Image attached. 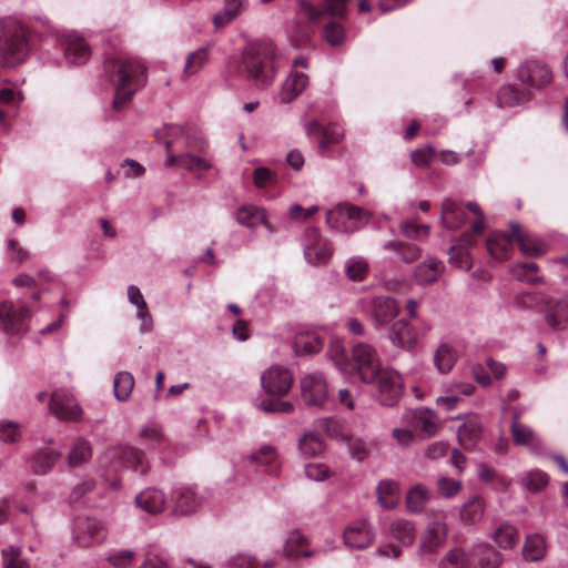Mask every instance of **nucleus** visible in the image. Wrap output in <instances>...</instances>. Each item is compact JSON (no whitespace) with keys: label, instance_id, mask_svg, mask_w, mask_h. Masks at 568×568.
I'll return each mask as SVG.
<instances>
[{"label":"nucleus","instance_id":"nucleus-7","mask_svg":"<svg viewBox=\"0 0 568 568\" xmlns=\"http://www.w3.org/2000/svg\"><path fill=\"white\" fill-rule=\"evenodd\" d=\"M301 243L304 257L312 265L326 264L333 255L332 243L323 239L316 227H307L301 237Z\"/></svg>","mask_w":568,"mask_h":568},{"label":"nucleus","instance_id":"nucleus-58","mask_svg":"<svg viewBox=\"0 0 568 568\" xmlns=\"http://www.w3.org/2000/svg\"><path fill=\"white\" fill-rule=\"evenodd\" d=\"M185 130L182 125L179 124H169L165 125L161 131L158 132L159 139L163 141L165 145V150H171L174 142L184 135Z\"/></svg>","mask_w":568,"mask_h":568},{"label":"nucleus","instance_id":"nucleus-26","mask_svg":"<svg viewBox=\"0 0 568 568\" xmlns=\"http://www.w3.org/2000/svg\"><path fill=\"white\" fill-rule=\"evenodd\" d=\"M135 504L144 511L155 515L165 509L166 498L162 490L156 488H146L135 496Z\"/></svg>","mask_w":568,"mask_h":568},{"label":"nucleus","instance_id":"nucleus-52","mask_svg":"<svg viewBox=\"0 0 568 568\" xmlns=\"http://www.w3.org/2000/svg\"><path fill=\"white\" fill-rule=\"evenodd\" d=\"M397 494V485L392 480H383L377 486L378 501L385 509H390L395 506Z\"/></svg>","mask_w":568,"mask_h":568},{"label":"nucleus","instance_id":"nucleus-39","mask_svg":"<svg viewBox=\"0 0 568 568\" xmlns=\"http://www.w3.org/2000/svg\"><path fill=\"white\" fill-rule=\"evenodd\" d=\"M61 454L59 452L44 448L39 450L32 459V470L39 475L48 474L53 465L60 459Z\"/></svg>","mask_w":568,"mask_h":568},{"label":"nucleus","instance_id":"nucleus-55","mask_svg":"<svg viewBox=\"0 0 568 568\" xmlns=\"http://www.w3.org/2000/svg\"><path fill=\"white\" fill-rule=\"evenodd\" d=\"M462 487V481L449 478L447 476H440L436 481L438 494L446 499H450L457 496L460 493Z\"/></svg>","mask_w":568,"mask_h":568},{"label":"nucleus","instance_id":"nucleus-1","mask_svg":"<svg viewBox=\"0 0 568 568\" xmlns=\"http://www.w3.org/2000/svg\"><path fill=\"white\" fill-rule=\"evenodd\" d=\"M105 69L115 87L113 109L120 111L131 101L138 88L144 84L145 67L138 60L114 58L105 62Z\"/></svg>","mask_w":568,"mask_h":568},{"label":"nucleus","instance_id":"nucleus-10","mask_svg":"<svg viewBox=\"0 0 568 568\" xmlns=\"http://www.w3.org/2000/svg\"><path fill=\"white\" fill-rule=\"evenodd\" d=\"M31 311L28 306L16 307L12 302L0 303V325L7 335H18L27 331V320Z\"/></svg>","mask_w":568,"mask_h":568},{"label":"nucleus","instance_id":"nucleus-47","mask_svg":"<svg viewBox=\"0 0 568 568\" xmlns=\"http://www.w3.org/2000/svg\"><path fill=\"white\" fill-rule=\"evenodd\" d=\"M392 536L403 545H410L415 539L414 525L404 519H397L390 525Z\"/></svg>","mask_w":568,"mask_h":568},{"label":"nucleus","instance_id":"nucleus-57","mask_svg":"<svg viewBox=\"0 0 568 568\" xmlns=\"http://www.w3.org/2000/svg\"><path fill=\"white\" fill-rule=\"evenodd\" d=\"M257 408L264 413L273 414V413H292L294 406L291 402L274 399V398H264L257 404Z\"/></svg>","mask_w":568,"mask_h":568},{"label":"nucleus","instance_id":"nucleus-40","mask_svg":"<svg viewBox=\"0 0 568 568\" xmlns=\"http://www.w3.org/2000/svg\"><path fill=\"white\" fill-rule=\"evenodd\" d=\"M430 499V491L422 484L413 486L406 495V505L409 510L420 513Z\"/></svg>","mask_w":568,"mask_h":568},{"label":"nucleus","instance_id":"nucleus-48","mask_svg":"<svg viewBox=\"0 0 568 568\" xmlns=\"http://www.w3.org/2000/svg\"><path fill=\"white\" fill-rule=\"evenodd\" d=\"M368 263L364 257L353 256L345 262V273L352 281H363L368 274Z\"/></svg>","mask_w":568,"mask_h":568},{"label":"nucleus","instance_id":"nucleus-43","mask_svg":"<svg viewBox=\"0 0 568 568\" xmlns=\"http://www.w3.org/2000/svg\"><path fill=\"white\" fill-rule=\"evenodd\" d=\"M529 93L514 85H505L499 90L497 100L500 106L511 108L527 101Z\"/></svg>","mask_w":568,"mask_h":568},{"label":"nucleus","instance_id":"nucleus-22","mask_svg":"<svg viewBox=\"0 0 568 568\" xmlns=\"http://www.w3.org/2000/svg\"><path fill=\"white\" fill-rule=\"evenodd\" d=\"M168 166H176L190 172L206 171L212 168V163L207 158L192 154L190 152L175 155L168 150L165 160Z\"/></svg>","mask_w":568,"mask_h":568},{"label":"nucleus","instance_id":"nucleus-63","mask_svg":"<svg viewBox=\"0 0 568 568\" xmlns=\"http://www.w3.org/2000/svg\"><path fill=\"white\" fill-rule=\"evenodd\" d=\"M134 557V551L125 549L110 554L106 560L115 568H128L133 564Z\"/></svg>","mask_w":568,"mask_h":568},{"label":"nucleus","instance_id":"nucleus-12","mask_svg":"<svg viewBox=\"0 0 568 568\" xmlns=\"http://www.w3.org/2000/svg\"><path fill=\"white\" fill-rule=\"evenodd\" d=\"M300 388L302 400L307 406H322L327 398V383L318 372L304 375L301 378Z\"/></svg>","mask_w":568,"mask_h":568},{"label":"nucleus","instance_id":"nucleus-56","mask_svg":"<svg viewBox=\"0 0 568 568\" xmlns=\"http://www.w3.org/2000/svg\"><path fill=\"white\" fill-rule=\"evenodd\" d=\"M513 273L521 282L536 283L540 281L538 265L534 262H526L515 266Z\"/></svg>","mask_w":568,"mask_h":568},{"label":"nucleus","instance_id":"nucleus-36","mask_svg":"<svg viewBox=\"0 0 568 568\" xmlns=\"http://www.w3.org/2000/svg\"><path fill=\"white\" fill-rule=\"evenodd\" d=\"M210 61V45L202 47L185 58L182 78L186 79L197 74L202 68Z\"/></svg>","mask_w":568,"mask_h":568},{"label":"nucleus","instance_id":"nucleus-32","mask_svg":"<svg viewBox=\"0 0 568 568\" xmlns=\"http://www.w3.org/2000/svg\"><path fill=\"white\" fill-rule=\"evenodd\" d=\"M514 239L515 237L511 235V233H491L486 242L488 253L491 255L493 258L498 261H504L508 258Z\"/></svg>","mask_w":568,"mask_h":568},{"label":"nucleus","instance_id":"nucleus-8","mask_svg":"<svg viewBox=\"0 0 568 568\" xmlns=\"http://www.w3.org/2000/svg\"><path fill=\"white\" fill-rule=\"evenodd\" d=\"M381 367L377 352L372 345L357 343L353 346L349 372H355L362 382L372 379Z\"/></svg>","mask_w":568,"mask_h":568},{"label":"nucleus","instance_id":"nucleus-14","mask_svg":"<svg viewBox=\"0 0 568 568\" xmlns=\"http://www.w3.org/2000/svg\"><path fill=\"white\" fill-rule=\"evenodd\" d=\"M50 412L58 419L68 422L79 420L82 415V409L74 397L64 390H55L52 393Z\"/></svg>","mask_w":568,"mask_h":568},{"label":"nucleus","instance_id":"nucleus-62","mask_svg":"<svg viewBox=\"0 0 568 568\" xmlns=\"http://www.w3.org/2000/svg\"><path fill=\"white\" fill-rule=\"evenodd\" d=\"M20 547L10 546L2 551L4 568H29L26 561L20 558Z\"/></svg>","mask_w":568,"mask_h":568},{"label":"nucleus","instance_id":"nucleus-11","mask_svg":"<svg viewBox=\"0 0 568 568\" xmlns=\"http://www.w3.org/2000/svg\"><path fill=\"white\" fill-rule=\"evenodd\" d=\"M73 537L81 547L100 545L106 537L104 525L91 517H79L75 520Z\"/></svg>","mask_w":568,"mask_h":568},{"label":"nucleus","instance_id":"nucleus-53","mask_svg":"<svg viewBox=\"0 0 568 568\" xmlns=\"http://www.w3.org/2000/svg\"><path fill=\"white\" fill-rule=\"evenodd\" d=\"M294 347L296 353L315 354L323 347V342L315 335L301 334L296 337Z\"/></svg>","mask_w":568,"mask_h":568},{"label":"nucleus","instance_id":"nucleus-61","mask_svg":"<svg viewBox=\"0 0 568 568\" xmlns=\"http://www.w3.org/2000/svg\"><path fill=\"white\" fill-rule=\"evenodd\" d=\"M402 233L412 240L422 241L428 237L429 226L426 224L419 225L415 222L407 221L400 224Z\"/></svg>","mask_w":568,"mask_h":568},{"label":"nucleus","instance_id":"nucleus-21","mask_svg":"<svg viewBox=\"0 0 568 568\" xmlns=\"http://www.w3.org/2000/svg\"><path fill=\"white\" fill-rule=\"evenodd\" d=\"M503 560L501 554L486 542L476 545L470 554L471 568H499Z\"/></svg>","mask_w":568,"mask_h":568},{"label":"nucleus","instance_id":"nucleus-51","mask_svg":"<svg viewBox=\"0 0 568 568\" xmlns=\"http://www.w3.org/2000/svg\"><path fill=\"white\" fill-rule=\"evenodd\" d=\"M449 262L458 268L470 271L473 267L471 256L463 244L453 245L448 251Z\"/></svg>","mask_w":568,"mask_h":568},{"label":"nucleus","instance_id":"nucleus-18","mask_svg":"<svg viewBox=\"0 0 568 568\" xmlns=\"http://www.w3.org/2000/svg\"><path fill=\"white\" fill-rule=\"evenodd\" d=\"M348 0H322V9L316 8L306 0H300L301 9L312 21H317L324 14L343 18L346 14Z\"/></svg>","mask_w":568,"mask_h":568},{"label":"nucleus","instance_id":"nucleus-45","mask_svg":"<svg viewBox=\"0 0 568 568\" xmlns=\"http://www.w3.org/2000/svg\"><path fill=\"white\" fill-rule=\"evenodd\" d=\"M493 538L500 548L511 549L519 540V532L513 525L503 524L494 531Z\"/></svg>","mask_w":568,"mask_h":568},{"label":"nucleus","instance_id":"nucleus-19","mask_svg":"<svg viewBox=\"0 0 568 568\" xmlns=\"http://www.w3.org/2000/svg\"><path fill=\"white\" fill-rule=\"evenodd\" d=\"M445 264L436 257H428L419 263L413 273L414 281L420 286H429L436 283L445 272Z\"/></svg>","mask_w":568,"mask_h":568},{"label":"nucleus","instance_id":"nucleus-24","mask_svg":"<svg viewBox=\"0 0 568 568\" xmlns=\"http://www.w3.org/2000/svg\"><path fill=\"white\" fill-rule=\"evenodd\" d=\"M442 223L446 229L457 230L466 223V212L463 205L453 200L445 199L442 203Z\"/></svg>","mask_w":568,"mask_h":568},{"label":"nucleus","instance_id":"nucleus-50","mask_svg":"<svg viewBox=\"0 0 568 568\" xmlns=\"http://www.w3.org/2000/svg\"><path fill=\"white\" fill-rule=\"evenodd\" d=\"M470 556L460 548L449 550L439 564V568H470Z\"/></svg>","mask_w":568,"mask_h":568},{"label":"nucleus","instance_id":"nucleus-9","mask_svg":"<svg viewBox=\"0 0 568 568\" xmlns=\"http://www.w3.org/2000/svg\"><path fill=\"white\" fill-rule=\"evenodd\" d=\"M398 302L385 295L374 296L366 302L365 313L373 322L376 329H383L389 325L399 314Z\"/></svg>","mask_w":568,"mask_h":568},{"label":"nucleus","instance_id":"nucleus-49","mask_svg":"<svg viewBox=\"0 0 568 568\" xmlns=\"http://www.w3.org/2000/svg\"><path fill=\"white\" fill-rule=\"evenodd\" d=\"M304 542V536L300 531H292L286 539L283 555L288 558L311 557L313 551L302 550L300 546Z\"/></svg>","mask_w":568,"mask_h":568},{"label":"nucleus","instance_id":"nucleus-30","mask_svg":"<svg viewBox=\"0 0 568 568\" xmlns=\"http://www.w3.org/2000/svg\"><path fill=\"white\" fill-rule=\"evenodd\" d=\"M410 419L415 427L419 428L427 437H432L439 430L437 414L428 408H417L410 412Z\"/></svg>","mask_w":568,"mask_h":568},{"label":"nucleus","instance_id":"nucleus-25","mask_svg":"<svg viewBox=\"0 0 568 568\" xmlns=\"http://www.w3.org/2000/svg\"><path fill=\"white\" fill-rule=\"evenodd\" d=\"M511 235L518 242L519 248L524 255L539 256L544 254V242L532 234L523 232L518 223H511Z\"/></svg>","mask_w":568,"mask_h":568},{"label":"nucleus","instance_id":"nucleus-46","mask_svg":"<svg viewBox=\"0 0 568 568\" xmlns=\"http://www.w3.org/2000/svg\"><path fill=\"white\" fill-rule=\"evenodd\" d=\"M134 387V378L129 372H119L113 381L114 396L120 402L129 399Z\"/></svg>","mask_w":568,"mask_h":568},{"label":"nucleus","instance_id":"nucleus-64","mask_svg":"<svg viewBox=\"0 0 568 568\" xmlns=\"http://www.w3.org/2000/svg\"><path fill=\"white\" fill-rule=\"evenodd\" d=\"M140 437L148 444L155 446H160L164 440L161 427L154 424L143 427L140 432Z\"/></svg>","mask_w":568,"mask_h":568},{"label":"nucleus","instance_id":"nucleus-20","mask_svg":"<svg viewBox=\"0 0 568 568\" xmlns=\"http://www.w3.org/2000/svg\"><path fill=\"white\" fill-rule=\"evenodd\" d=\"M447 538V526L444 516L430 520L422 538V549L426 552L436 551Z\"/></svg>","mask_w":568,"mask_h":568},{"label":"nucleus","instance_id":"nucleus-5","mask_svg":"<svg viewBox=\"0 0 568 568\" xmlns=\"http://www.w3.org/2000/svg\"><path fill=\"white\" fill-rule=\"evenodd\" d=\"M432 325L420 320L418 326L412 325L408 321L402 318L394 322L388 331L390 343L404 351H414L419 341L428 335Z\"/></svg>","mask_w":568,"mask_h":568},{"label":"nucleus","instance_id":"nucleus-59","mask_svg":"<svg viewBox=\"0 0 568 568\" xmlns=\"http://www.w3.org/2000/svg\"><path fill=\"white\" fill-rule=\"evenodd\" d=\"M547 483L548 477L541 470H531L523 478L524 487L531 493L541 490Z\"/></svg>","mask_w":568,"mask_h":568},{"label":"nucleus","instance_id":"nucleus-38","mask_svg":"<svg viewBox=\"0 0 568 568\" xmlns=\"http://www.w3.org/2000/svg\"><path fill=\"white\" fill-rule=\"evenodd\" d=\"M485 513V504L481 497L475 495L470 497L460 508V520L466 525L478 523Z\"/></svg>","mask_w":568,"mask_h":568},{"label":"nucleus","instance_id":"nucleus-37","mask_svg":"<svg viewBox=\"0 0 568 568\" xmlns=\"http://www.w3.org/2000/svg\"><path fill=\"white\" fill-rule=\"evenodd\" d=\"M546 321L554 329H565L568 326V303L558 300L549 304L546 312Z\"/></svg>","mask_w":568,"mask_h":568},{"label":"nucleus","instance_id":"nucleus-6","mask_svg":"<svg viewBox=\"0 0 568 568\" xmlns=\"http://www.w3.org/2000/svg\"><path fill=\"white\" fill-rule=\"evenodd\" d=\"M365 384H374L377 389V400L385 406H394L403 395L404 384L399 374L389 367H381Z\"/></svg>","mask_w":568,"mask_h":568},{"label":"nucleus","instance_id":"nucleus-16","mask_svg":"<svg viewBox=\"0 0 568 568\" xmlns=\"http://www.w3.org/2000/svg\"><path fill=\"white\" fill-rule=\"evenodd\" d=\"M343 538L347 547L364 549L373 544L375 534L366 520H356L345 528Z\"/></svg>","mask_w":568,"mask_h":568},{"label":"nucleus","instance_id":"nucleus-2","mask_svg":"<svg viewBox=\"0 0 568 568\" xmlns=\"http://www.w3.org/2000/svg\"><path fill=\"white\" fill-rule=\"evenodd\" d=\"M274 55L275 49L271 42H252L243 50L241 68L256 87L267 88L273 83L276 74Z\"/></svg>","mask_w":568,"mask_h":568},{"label":"nucleus","instance_id":"nucleus-3","mask_svg":"<svg viewBox=\"0 0 568 568\" xmlns=\"http://www.w3.org/2000/svg\"><path fill=\"white\" fill-rule=\"evenodd\" d=\"M28 33L20 22L6 19L0 21V63L12 68L23 62L29 54Z\"/></svg>","mask_w":568,"mask_h":568},{"label":"nucleus","instance_id":"nucleus-41","mask_svg":"<svg viewBox=\"0 0 568 568\" xmlns=\"http://www.w3.org/2000/svg\"><path fill=\"white\" fill-rule=\"evenodd\" d=\"M324 440L316 432H308L298 440L300 452L305 457H315L323 453Z\"/></svg>","mask_w":568,"mask_h":568},{"label":"nucleus","instance_id":"nucleus-15","mask_svg":"<svg viewBox=\"0 0 568 568\" xmlns=\"http://www.w3.org/2000/svg\"><path fill=\"white\" fill-rule=\"evenodd\" d=\"M518 79L530 87L540 88L552 81V72L546 63L531 60L519 65Z\"/></svg>","mask_w":568,"mask_h":568},{"label":"nucleus","instance_id":"nucleus-44","mask_svg":"<svg viewBox=\"0 0 568 568\" xmlns=\"http://www.w3.org/2000/svg\"><path fill=\"white\" fill-rule=\"evenodd\" d=\"M546 554V542L540 535H530L526 538L523 555L526 560L538 561Z\"/></svg>","mask_w":568,"mask_h":568},{"label":"nucleus","instance_id":"nucleus-60","mask_svg":"<svg viewBox=\"0 0 568 568\" xmlns=\"http://www.w3.org/2000/svg\"><path fill=\"white\" fill-rule=\"evenodd\" d=\"M328 355L336 367L345 373L349 372V361L345 348L339 343L331 344Z\"/></svg>","mask_w":568,"mask_h":568},{"label":"nucleus","instance_id":"nucleus-33","mask_svg":"<svg viewBox=\"0 0 568 568\" xmlns=\"http://www.w3.org/2000/svg\"><path fill=\"white\" fill-rule=\"evenodd\" d=\"M457 358L456 348L452 344L443 342L436 348L433 362L440 374H447L454 368Z\"/></svg>","mask_w":568,"mask_h":568},{"label":"nucleus","instance_id":"nucleus-31","mask_svg":"<svg viewBox=\"0 0 568 568\" xmlns=\"http://www.w3.org/2000/svg\"><path fill=\"white\" fill-rule=\"evenodd\" d=\"M172 501L174 513L182 515L192 514L200 506V500L195 493L186 487L176 488L172 494Z\"/></svg>","mask_w":568,"mask_h":568},{"label":"nucleus","instance_id":"nucleus-27","mask_svg":"<svg viewBox=\"0 0 568 568\" xmlns=\"http://www.w3.org/2000/svg\"><path fill=\"white\" fill-rule=\"evenodd\" d=\"M308 85V77L307 74L298 71H292L288 77L285 79L280 99L283 103H290L297 95H300Z\"/></svg>","mask_w":568,"mask_h":568},{"label":"nucleus","instance_id":"nucleus-35","mask_svg":"<svg viewBox=\"0 0 568 568\" xmlns=\"http://www.w3.org/2000/svg\"><path fill=\"white\" fill-rule=\"evenodd\" d=\"M266 211L256 205H244L235 212L239 224L246 227H256L266 222Z\"/></svg>","mask_w":568,"mask_h":568},{"label":"nucleus","instance_id":"nucleus-13","mask_svg":"<svg viewBox=\"0 0 568 568\" xmlns=\"http://www.w3.org/2000/svg\"><path fill=\"white\" fill-rule=\"evenodd\" d=\"M293 385L291 372L278 365L271 366L261 376V386L270 395H285Z\"/></svg>","mask_w":568,"mask_h":568},{"label":"nucleus","instance_id":"nucleus-54","mask_svg":"<svg viewBox=\"0 0 568 568\" xmlns=\"http://www.w3.org/2000/svg\"><path fill=\"white\" fill-rule=\"evenodd\" d=\"M344 138V129L338 124H328L322 131V139L320 141V149L325 151L334 144L339 143Z\"/></svg>","mask_w":568,"mask_h":568},{"label":"nucleus","instance_id":"nucleus-34","mask_svg":"<svg viewBox=\"0 0 568 568\" xmlns=\"http://www.w3.org/2000/svg\"><path fill=\"white\" fill-rule=\"evenodd\" d=\"M385 251L395 253L403 263L410 264L422 256V248L413 243L402 241H389L383 245Z\"/></svg>","mask_w":568,"mask_h":568},{"label":"nucleus","instance_id":"nucleus-28","mask_svg":"<svg viewBox=\"0 0 568 568\" xmlns=\"http://www.w3.org/2000/svg\"><path fill=\"white\" fill-rule=\"evenodd\" d=\"M518 419V414H515L510 425V433L515 443L531 449H540L542 444L538 435L529 426L521 424Z\"/></svg>","mask_w":568,"mask_h":568},{"label":"nucleus","instance_id":"nucleus-17","mask_svg":"<svg viewBox=\"0 0 568 568\" xmlns=\"http://www.w3.org/2000/svg\"><path fill=\"white\" fill-rule=\"evenodd\" d=\"M112 456L121 463L122 467L132 469L136 474L145 475L149 471L144 453L135 447L118 446L113 448Z\"/></svg>","mask_w":568,"mask_h":568},{"label":"nucleus","instance_id":"nucleus-42","mask_svg":"<svg viewBox=\"0 0 568 568\" xmlns=\"http://www.w3.org/2000/svg\"><path fill=\"white\" fill-rule=\"evenodd\" d=\"M92 456V447L89 442L78 438L68 455V463L71 467H78L87 463Z\"/></svg>","mask_w":568,"mask_h":568},{"label":"nucleus","instance_id":"nucleus-23","mask_svg":"<svg viewBox=\"0 0 568 568\" xmlns=\"http://www.w3.org/2000/svg\"><path fill=\"white\" fill-rule=\"evenodd\" d=\"M63 51L70 64H83L90 57V48L85 41L74 34H68L63 40Z\"/></svg>","mask_w":568,"mask_h":568},{"label":"nucleus","instance_id":"nucleus-4","mask_svg":"<svg viewBox=\"0 0 568 568\" xmlns=\"http://www.w3.org/2000/svg\"><path fill=\"white\" fill-rule=\"evenodd\" d=\"M369 219L367 210L345 202L327 211L325 222L333 231L354 233L364 227Z\"/></svg>","mask_w":568,"mask_h":568},{"label":"nucleus","instance_id":"nucleus-29","mask_svg":"<svg viewBox=\"0 0 568 568\" xmlns=\"http://www.w3.org/2000/svg\"><path fill=\"white\" fill-rule=\"evenodd\" d=\"M481 436V420L477 415L470 414L458 427L457 438L462 446L473 447Z\"/></svg>","mask_w":568,"mask_h":568}]
</instances>
